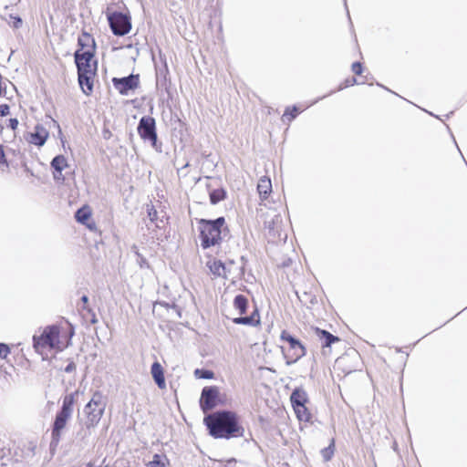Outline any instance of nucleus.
I'll return each instance as SVG.
<instances>
[{
    "label": "nucleus",
    "instance_id": "obj_1",
    "mask_svg": "<svg viewBox=\"0 0 467 467\" xmlns=\"http://www.w3.org/2000/svg\"><path fill=\"white\" fill-rule=\"evenodd\" d=\"M74 330L71 326H47L39 335L33 337V346L41 356H47L51 351L60 352L66 349L71 341Z\"/></svg>",
    "mask_w": 467,
    "mask_h": 467
},
{
    "label": "nucleus",
    "instance_id": "obj_2",
    "mask_svg": "<svg viewBox=\"0 0 467 467\" xmlns=\"http://www.w3.org/2000/svg\"><path fill=\"white\" fill-rule=\"evenodd\" d=\"M210 434L216 439L242 437L244 430L233 411H217L204 418Z\"/></svg>",
    "mask_w": 467,
    "mask_h": 467
},
{
    "label": "nucleus",
    "instance_id": "obj_3",
    "mask_svg": "<svg viewBox=\"0 0 467 467\" xmlns=\"http://www.w3.org/2000/svg\"><path fill=\"white\" fill-rule=\"evenodd\" d=\"M197 223L201 246L203 249L221 244L223 241L222 228L225 224L224 217L215 220L199 219Z\"/></svg>",
    "mask_w": 467,
    "mask_h": 467
},
{
    "label": "nucleus",
    "instance_id": "obj_4",
    "mask_svg": "<svg viewBox=\"0 0 467 467\" xmlns=\"http://www.w3.org/2000/svg\"><path fill=\"white\" fill-rule=\"evenodd\" d=\"M361 368L362 358L359 352L350 348L335 360L332 371L338 379H343L352 372L361 370Z\"/></svg>",
    "mask_w": 467,
    "mask_h": 467
},
{
    "label": "nucleus",
    "instance_id": "obj_5",
    "mask_svg": "<svg viewBox=\"0 0 467 467\" xmlns=\"http://www.w3.org/2000/svg\"><path fill=\"white\" fill-rule=\"evenodd\" d=\"M75 403L76 393L67 394L63 398L61 409L57 413L52 427L51 437L54 442L57 443L60 441L62 431L72 416Z\"/></svg>",
    "mask_w": 467,
    "mask_h": 467
},
{
    "label": "nucleus",
    "instance_id": "obj_6",
    "mask_svg": "<svg viewBox=\"0 0 467 467\" xmlns=\"http://www.w3.org/2000/svg\"><path fill=\"white\" fill-rule=\"evenodd\" d=\"M233 306L239 315L232 319L234 324L247 327L260 326L261 317L257 308H254L250 315H246L249 307V301L245 296L237 295L234 299Z\"/></svg>",
    "mask_w": 467,
    "mask_h": 467
},
{
    "label": "nucleus",
    "instance_id": "obj_7",
    "mask_svg": "<svg viewBox=\"0 0 467 467\" xmlns=\"http://www.w3.org/2000/svg\"><path fill=\"white\" fill-rule=\"evenodd\" d=\"M281 350L287 364L295 363L306 355V348L287 330L280 334Z\"/></svg>",
    "mask_w": 467,
    "mask_h": 467
},
{
    "label": "nucleus",
    "instance_id": "obj_8",
    "mask_svg": "<svg viewBox=\"0 0 467 467\" xmlns=\"http://www.w3.org/2000/svg\"><path fill=\"white\" fill-rule=\"evenodd\" d=\"M105 410V403L103 395L99 391H96L91 400L87 403L84 409V426L90 430L96 427L101 420Z\"/></svg>",
    "mask_w": 467,
    "mask_h": 467
},
{
    "label": "nucleus",
    "instance_id": "obj_9",
    "mask_svg": "<svg viewBox=\"0 0 467 467\" xmlns=\"http://www.w3.org/2000/svg\"><path fill=\"white\" fill-rule=\"evenodd\" d=\"M110 28L114 35L124 36L131 29L130 17L120 12H113L108 16Z\"/></svg>",
    "mask_w": 467,
    "mask_h": 467
},
{
    "label": "nucleus",
    "instance_id": "obj_10",
    "mask_svg": "<svg viewBox=\"0 0 467 467\" xmlns=\"http://www.w3.org/2000/svg\"><path fill=\"white\" fill-rule=\"evenodd\" d=\"M95 54H91V52H82L81 50H77L75 52V62L78 68V73H88L97 72L98 70V63L94 60Z\"/></svg>",
    "mask_w": 467,
    "mask_h": 467
},
{
    "label": "nucleus",
    "instance_id": "obj_11",
    "mask_svg": "<svg viewBox=\"0 0 467 467\" xmlns=\"http://www.w3.org/2000/svg\"><path fill=\"white\" fill-rule=\"evenodd\" d=\"M138 133L142 140L154 145L157 141L155 119L150 116L142 117L138 126Z\"/></svg>",
    "mask_w": 467,
    "mask_h": 467
},
{
    "label": "nucleus",
    "instance_id": "obj_12",
    "mask_svg": "<svg viewBox=\"0 0 467 467\" xmlns=\"http://www.w3.org/2000/svg\"><path fill=\"white\" fill-rule=\"evenodd\" d=\"M50 166L54 181L63 184L66 181L65 171L69 169L67 158L64 155H57L51 161Z\"/></svg>",
    "mask_w": 467,
    "mask_h": 467
},
{
    "label": "nucleus",
    "instance_id": "obj_13",
    "mask_svg": "<svg viewBox=\"0 0 467 467\" xmlns=\"http://www.w3.org/2000/svg\"><path fill=\"white\" fill-rule=\"evenodd\" d=\"M219 402V389L216 386L205 387L200 400L203 411L213 409Z\"/></svg>",
    "mask_w": 467,
    "mask_h": 467
},
{
    "label": "nucleus",
    "instance_id": "obj_14",
    "mask_svg": "<svg viewBox=\"0 0 467 467\" xmlns=\"http://www.w3.org/2000/svg\"><path fill=\"white\" fill-rule=\"evenodd\" d=\"M112 83L114 88L121 94L127 95L129 90L136 89L139 87V75H130L129 77L118 78H113Z\"/></svg>",
    "mask_w": 467,
    "mask_h": 467
},
{
    "label": "nucleus",
    "instance_id": "obj_15",
    "mask_svg": "<svg viewBox=\"0 0 467 467\" xmlns=\"http://www.w3.org/2000/svg\"><path fill=\"white\" fill-rule=\"evenodd\" d=\"M49 137L48 130L41 124H37L34 128L33 132H27L25 140L32 145L42 147Z\"/></svg>",
    "mask_w": 467,
    "mask_h": 467
},
{
    "label": "nucleus",
    "instance_id": "obj_16",
    "mask_svg": "<svg viewBox=\"0 0 467 467\" xmlns=\"http://www.w3.org/2000/svg\"><path fill=\"white\" fill-rule=\"evenodd\" d=\"M92 215V210L89 205L85 204L82 207H80L75 213V218L77 222L86 225L88 229L94 230L96 227V224L94 222H90L89 220Z\"/></svg>",
    "mask_w": 467,
    "mask_h": 467
},
{
    "label": "nucleus",
    "instance_id": "obj_17",
    "mask_svg": "<svg viewBox=\"0 0 467 467\" xmlns=\"http://www.w3.org/2000/svg\"><path fill=\"white\" fill-rule=\"evenodd\" d=\"M78 42L79 46L78 50H81L82 52H91V54L96 53V42L90 34L82 32L78 36Z\"/></svg>",
    "mask_w": 467,
    "mask_h": 467
},
{
    "label": "nucleus",
    "instance_id": "obj_18",
    "mask_svg": "<svg viewBox=\"0 0 467 467\" xmlns=\"http://www.w3.org/2000/svg\"><path fill=\"white\" fill-rule=\"evenodd\" d=\"M97 75V72H90V74L86 73H78V83L83 90V92L87 95H89L93 91L94 78Z\"/></svg>",
    "mask_w": 467,
    "mask_h": 467
},
{
    "label": "nucleus",
    "instance_id": "obj_19",
    "mask_svg": "<svg viewBox=\"0 0 467 467\" xmlns=\"http://www.w3.org/2000/svg\"><path fill=\"white\" fill-rule=\"evenodd\" d=\"M150 373L159 389H164L166 388L164 369L160 362L156 361L151 365Z\"/></svg>",
    "mask_w": 467,
    "mask_h": 467
},
{
    "label": "nucleus",
    "instance_id": "obj_20",
    "mask_svg": "<svg viewBox=\"0 0 467 467\" xmlns=\"http://www.w3.org/2000/svg\"><path fill=\"white\" fill-rule=\"evenodd\" d=\"M257 192L261 201L267 200L272 193V182L267 176H263L259 179L257 183Z\"/></svg>",
    "mask_w": 467,
    "mask_h": 467
},
{
    "label": "nucleus",
    "instance_id": "obj_21",
    "mask_svg": "<svg viewBox=\"0 0 467 467\" xmlns=\"http://www.w3.org/2000/svg\"><path fill=\"white\" fill-rule=\"evenodd\" d=\"M211 274L215 277L225 276V265L221 260L210 258L206 263Z\"/></svg>",
    "mask_w": 467,
    "mask_h": 467
},
{
    "label": "nucleus",
    "instance_id": "obj_22",
    "mask_svg": "<svg viewBox=\"0 0 467 467\" xmlns=\"http://www.w3.org/2000/svg\"><path fill=\"white\" fill-rule=\"evenodd\" d=\"M316 333L320 341L322 342V347L324 348H328L333 343L340 341V338L338 337L332 335L330 332L327 330L317 328Z\"/></svg>",
    "mask_w": 467,
    "mask_h": 467
},
{
    "label": "nucleus",
    "instance_id": "obj_23",
    "mask_svg": "<svg viewBox=\"0 0 467 467\" xmlns=\"http://www.w3.org/2000/svg\"><path fill=\"white\" fill-rule=\"evenodd\" d=\"M295 413L296 415V418L300 421L309 422L312 419V414L306 406V404H300L296 407H293Z\"/></svg>",
    "mask_w": 467,
    "mask_h": 467
},
{
    "label": "nucleus",
    "instance_id": "obj_24",
    "mask_svg": "<svg viewBox=\"0 0 467 467\" xmlns=\"http://www.w3.org/2000/svg\"><path fill=\"white\" fill-rule=\"evenodd\" d=\"M82 306L80 307V313L84 318H89L92 323L96 322V315L92 309L88 306V298L87 296L81 297Z\"/></svg>",
    "mask_w": 467,
    "mask_h": 467
},
{
    "label": "nucleus",
    "instance_id": "obj_25",
    "mask_svg": "<svg viewBox=\"0 0 467 467\" xmlns=\"http://www.w3.org/2000/svg\"><path fill=\"white\" fill-rule=\"evenodd\" d=\"M292 407H296L300 404H306L307 402V396L306 393L304 390L301 389H295L290 397Z\"/></svg>",
    "mask_w": 467,
    "mask_h": 467
},
{
    "label": "nucleus",
    "instance_id": "obj_26",
    "mask_svg": "<svg viewBox=\"0 0 467 467\" xmlns=\"http://www.w3.org/2000/svg\"><path fill=\"white\" fill-rule=\"evenodd\" d=\"M170 461L166 455L154 454L152 461L147 463V467H167Z\"/></svg>",
    "mask_w": 467,
    "mask_h": 467
},
{
    "label": "nucleus",
    "instance_id": "obj_27",
    "mask_svg": "<svg viewBox=\"0 0 467 467\" xmlns=\"http://www.w3.org/2000/svg\"><path fill=\"white\" fill-rule=\"evenodd\" d=\"M209 196H210V202L213 204H216L219 202L223 201L226 198L227 194H226V191L224 189L219 188V189H215V190L212 191L210 192Z\"/></svg>",
    "mask_w": 467,
    "mask_h": 467
},
{
    "label": "nucleus",
    "instance_id": "obj_28",
    "mask_svg": "<svg viewBox=\"0 0 467 467\" xmlns=\"http://www.w3.org/2000/svg\"><path fill=\"white\" fill-rule=\"evenodd\" d=\"M301 112V110L296 107H288L285 109L282 118L284 121H292Z\"/></svg>",
    "mask_w": 467,
    "mask_h": 467
},
{
    "label": "nucleus",
    "instance_id": "obj_29",
    "mask_svg": "<svg viewBox=\"0 0 467 467\" xmlns=\"http://www.w3.org/2000/svg\"><path fill=\"white\" fill-rule=\"evenodd\" d=\"M335 451V440L332 439L328 447L322 450L321 453L326 461H330L334 455Z\"/></svg>",
    "mask_w": 467,
    "mask_h": 467
},
{
    "label": "nucleus",
    "instance_id": "obj_30",
    "mask_svg": "<svg viewBox=\"0 0 467 467\" xmlns=\"http://www.w3.org/2000/svg\"><path fill=\"white\" fill-rule=\"evenodd\" d=\"M194 375L198 379H212L214 378V373L209 369L197 368L194 371Z\"/></svg>",
    "mask_w": 467,
    "mask_h": 467
},
{
    "label": "nucleus",
    "instance_id": "obj_31",
    "mask_svg": "<svg viewBox=\"0 0 467 467\" xmlns=\"http://www.w3.org/2000/svg\"><path fill=\"white\" fill-rule=\"evenodd\" d=\"M364 83V81H359L355 77H352V78H348L347 79H345L340 85H339V89H343V88H348V87H352L356 84H362Z\"/></svg>",
    "mask_w": 467,
    "mask_h": 467
},
{
    "label": "nucleus",
    "instance_id": "obj_32",
    "mask_svg": "<svg viewBox=\"0 0 467 467\" xmlns=\"http://www.w3.org/2000/svg\"><path fill=\"white\" fill-rule=\"evenodd\" d=\"M351 70L355 76L361 77L364 70V67L360 62H354L351 65Z\"/></svg>",
    "mask_w": 467,
    "mask_h": 467
},
{
    "label": "nucleus",
    "instance_id": "obj_33",
    "mask_svg": "<svg viewBox=\"0 0 467 467\" xmlns=\"http://www.w3.org/2000/svg\"><path fill=\"white\" fill-rule=\"evenodd\" d=\"M2 166L8 168V161L5 157L4 146L0 144V167Z\"/></svg>",
    "mask_w": 467,
    "mask_h": 467
},
{
    "label": "nucleus",
    "instance_id": "obj_34",
    "mask_svg": "<svg viewBox=\"0 0 467 467\" xmlns=\"http://www.w3.org/2000/svg\"><path fill=\"white\" fill-rule=\"evenodd\" d=\"M10 354V348L4 343H0V358H5Z\"/></svg>",
    "mask_w": 467,
    "mask_h": 467
},
{
    "label": "nucleus",
    "instance_id": "obj_35",
    "mask_svg": "<svg viewBox=\"0 0 467 467\" xmlns=\"http://www.w3.org/2000/svg\"><path fill=\"white\" fill-rule=\"evenodd\" d=\"M10 113V108L7 104L0 105V116L5 117Z\"/></svg>",
    "mask_w": 467,
    "mask_h": 467
},
{
    "label": "nucleus",
    "instance_id": "obj_36",
    "mask_svg": "<svg viewBox=\"0 0 467 467\" xmlns=\"http://www.w3.org/2000/svg\"><path fill=\"white\" fill-rule=\"evenodd\" d=\"M8 127L13 130H16L18 127V120L17 119H10L9 121H8Z\"/></svg>",
    "mask_w": 467,
    "mask_h": 467
},
{
    "label": "nucleus",
    "instance_id": "obj_37",
    "mask_svg": "<svg viewBox=\"0 0 467 467\" xmlns=\"http://www.w3.org/2000/svg\"><path fill=\"white\" fill-rule=\"evenodd\" d=\"M76 369V365L74 362H70L65 368L66 372H71Z\"/></svg>",
    "mask_w": 467,
    "mask_h": 467
},
{
    "label": "nucleus",
    "instance_id": "obj_38",
    "mask_svg": "<svg viewBox=\"0 0 467 467\" xmlns=\"http://www.w3.org/2000/svg\"><path fill=\"white\" fill-rule=\"evenodd\" d=\"M103 136L105 139H109L111 136V132L109 130H104Z\"/></svg>",
    "mask_w": 467,
    "mask_h": 467
},
{
    "label": "nucleus",
    "instance_id": "obj_39",
    "mask_svg": "<svg viewBox=\"0 0 467 467\" xmlns=\"http://www.w3.org/2000/svg\"><path fill=\"white\" fill-rule=\"evenodd\" d=\"M87 467H95V466H94V464H93L92 462H88V463L87 464Z\"/></svg>",
    "mask_w": 467,
    "mask_h": 467
}]
</instances>
